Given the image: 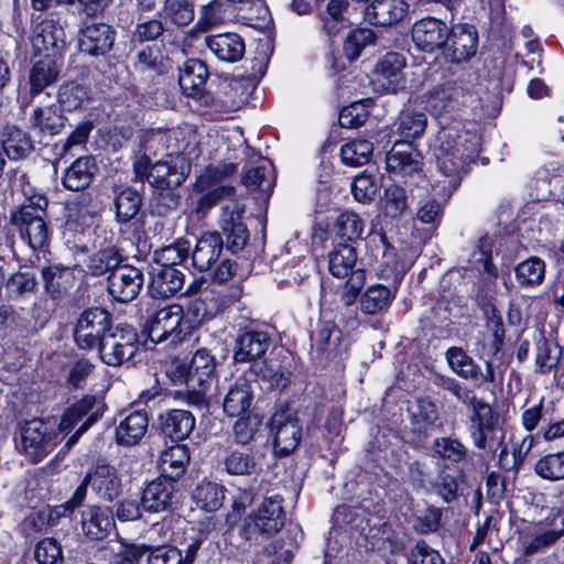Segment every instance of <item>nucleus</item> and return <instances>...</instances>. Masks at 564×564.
I'll use <instances>...</instances> for the list:
<instances>
[{
	"mask_svg": "<svg viewBox=\"0 0 564 564\" xmlns=\"http://www.w3.org/2000/svg\"><path fill=\"white\" fill-rule=\"evenodd\" d=\"M440 145L436 152V160L440 172L445 177L442 181V188L449 192L455 191L460 183L465 167L475 154L473 143H467L460 134L444 130L440 133Z\"/></svg>",
	"mask_w": 564,
	"mask_h": 564,
	"instance_id": "nucleus-1",
	"label": "nucleus"
},
{
	"mask_svg": "<svg viewBox=\"0 0 564 564\" xmlns=\"http://www.w3.org/2000/svg\"><path fill=\"white\" fill-rule=\"evenodd\" d=\"M88 486L100 500L106 502L113 501L122 491V481L116 467L109 464H98L86 474L70 499L61 506L64 512H73L75 508L82 506Z\"/></svg>",
	"mask_w": 564,
	"mask_h": 564,
	"instance_id": "nucleus-2",
	"label": "nucleus"
},
{
	"mask_svg": "<svg viewBox=\"0 0 564 564\" xmlns=\"http://www.w3.org/2000/svg\"><path fill=\"white\" fill-rule=\"evenodd\" d=\"M187 328L184 326L183 307L173 304L156 307L149 313L142 332L153 343L167 341L170 346H176L188 335Z\"/></svg>",
	"mask_w": 564,
	"mask_h": 564,
	"instance_id": "nucleus-3",
	"label": "nucleus"
},
{
	"mask_svg": "<svg viewBox=\"0 0 564 564\" xmlns=\"http://www.w3.org/2000/svg\"><path fill=\"white\" fill-rule=\"evenodd\" d=\"M468 433L474 446L490 453L499 452L507 441L509 432L500 416L486 403L468 417Z\"/></svg>",
	"mask_w": 564,
	"mask_h": 564,
	"instance_id": "nucleus-4",
	"label": "nucleus"
},
{
	"mask_svg": "<svg viewBox=\"0 0 564 564\" xmlns=\"http://www.w3.org/2000/svg\"><path fill=\"white\" fill-rule=\"evenodd\" d=\"M236 171L237 164L235 163H219L205 169L196 181V188L199 192H205L197 203V213L207 212L221 198L235 196L234 186L220 183L235 174Z\"/></svg>",
	"mask_w": 564,
	"mask_h": 564,
	"instance_id": "nucleus-5",
	"label": "nucleus"
},
{
	"mask_svg": "<svg viewBox=\"0 0 564 564\" xmlns=\"http://www.w3.org/2000/svg\"><path fill=\"white\" fill-rule=\"evenodd\" d=\"M104 413V404L95 395H85L72 404L63 414L59 422V431L68 434L82 420H84L76 432L66 441L64 447L69 451L79 437L93 425Z\"/></svg>",
	"mask_w": 564,
	"mask_h": 564,
	"instance_id": "nucleus-6",
	"label": "nucleus"
},
{
	"mask_svg": "<svg viewBox=\"0 0 564 564\" xmlns=\"http://www.w3.org/2000/svg\"><path fill=\"white\" fill-rule=\"evenodd\" d=\"M100 359L117 367L130 361L139 349V337L130 326H117L104 337L99 346Z\"/></svg>",
	"mask_w": 564,
	"mask_h": 564,
	"instance_id": "nucleus-7",
	"label": "nucleus"
},
{
	"mask_svg": "<svg viewBox=\"0 0 564 564\" xmlns=\"http://www.w3.org/2000/svg\"><path fill=\"white\" fill-rule=\"evenodd\" d=\"M47 199L40 197L36 207L24 205L11 215V223L17 226L32 249L43 248L47 240V226L44 220Z\"/></svg>",
	"mask_w": 564,
	"mask_h": 564,
	"instance_id": "nucleus-8",
	"label": "nucleus"
},
{
	"mask_svg": "<svg viewBox=\"0 0 564 564\" xmlns=\"http://www.w3.org/2000/svg\"><path fill=\"white\" fill-rule=\"evenodd\" d=\"M21 448L32 464L42 462L57 445L58 436L41 419L25 422L20 430Z\"/></svg>",
	"mask_w": 564,
	"mask_h": 564,
	"instance_id": "nucleus-9",
	"label": "nucleus"
},
{
	"mask_svg": "<svg viewBox=\"0 0 564 564\" xmlns=\"http://www.w3.org/2000/svg\"><path fill=\"white\" fill-rule=\"evenodd\" d=\"M111 329L110 314L100 307L84 311L77 319L74 338L82 349L98 347Z\"/></svg>",
	"mask_w": 564,
	"mask_h": 564,
	"instance_id": "nucleus-10",
	"label": "nucleus"
},
{
	"mask_svg": "<svg viewBox=\"0 0 564 564\" xmlns=\"http://www.w3.org/2000/svg\"><path fill=\"white\" fill-rule=\"evenodd\" d=\"M216 369L215 357L206 348L196 350L183 377L186 386L192 389L188 402L199 406L205 403V387L213 379Z\"/></svg>",
	"mask_w": 564,
	"mask_h": 564,
	"instance_id": "nucleus-11",
	"label": "nucleus"
},
{
	"mask_svg": "<svg viewBox=\"0 0 564 564\" xmlns=\"http://www.w3.org/2000/svg\"><path fill=\"white\" fill-rule=\"evenodd\" d=\"M272 345L271 335L261 329L246 327L240 329L232 348V358L238 364L261 365V360Z\"/></svg>",
	"mask_w": 564,
	"mask_h": 564,
	"instance_id": "nucleus-12",
	"label": "nucleus"
},
{
	"mask_svg": "<svg viewBox=\"0 0 564 564\" xmlns=\"http://www.w3.org/2000/svg\"><path fill=\"white\" fill-rule=\"evenodd\" d=\"M442 51L444 58L449 63L462 64L470 61L478 51L476 28L466 23L452 25Z\"/></svg>",
	"mask_w": 564,
	"mask_h": 564,
	"instance_id": "nucleus-13",
	"label": "nucleus"
},
{
	"mask_svg": "<svg viewBox=\"0 0 564 564\" xmlns=\"http://www.w3.org/2000/svg\"><path fill=\"white\" fill-rule=\"evenodd\" d=\"M31 44L35 52H48L57 55L65 48L66 35L59 19L37 15L33 20Z\"/></svg>",
	"mask_w": 564,
	"mask_h": 564,
	"instance_id": "nucleus-14",
	"label": "nucleus"
},
{
	"mask_svg": "<svg viewBox=\"0 0 564 564\" xmlns=\"http://www.w3.org/2000/svg\"><path fill=\"white\" fill-rule=\"evenodd\" d=\"M243 213V205L236 200L226 204L221 209L219 227L225 236L227 249L234 253L241 251L249 240V231L242 221Z\"/></svg>",
	"mask_w": 564,
	"mask_h": 564,
	"instance_id": "nucleus-15",
	"label": "nucleus"
},
{
	"mask_svg": "<svg viewBox=\"0 0 564 564\" xmlns=\"http://www.w3.org/2000/svg\"><path fill=\"white\" fill-rule=\"evenodd\" d=\"M445 358L451 370L465 380L478 384L495 381L492 362L489 360H486V369L482 371L480 366L463 348L456 346L446 350Z\"/></svg>",
	"mask_w": 564,
	"mask_h": 564,
	"instance_id": "nucleus-16",
	"label": "nucleus"
},
{
	"mask_svg": "<svg viewBox=\"0 0 564 564\" xmlns=\"http://www.w3.org/2000/svg\"><path fill=\"white\" fill-rule=\"evenodd\" d=\"M451 28L436 18L426 17L416 21L412 26V41L423 52L434 53L443 50L448 40Z\"/></svg>",
	"mask_w": 564,
	"mask_h": 564,
	"instance_id": "nucleus-17",
	"label": "nucleus"
},
{
	"mask_svg": "<svg viewBox=\"0 0 564 564\" xmlns=\"http://www.w3.org/2000/svg\"><path fill=\"white\" fill-rule=\"evenodd\" d=\"M143 285L140 269L121 264L108 276V292L118 302L127 303L135 299Z\"/></svg>",
	"mask_w": 564,
	"mask_h": 564,
	"instance_id": "nucleus-18",
	"label": "nucleus"
},
{
	"mask_svg": "<svg viewBox=\"0 0 564 564\" xmlns=\"http://www.w3.org/2000/svg\"><path fill=\"white\" fill-rule=\"evenodd\" d=\"M387 170L402 177L421 175L422 155L410 142L395 141L386 156Z\"/></svg>",
	"mask_w": 564,
	"mask_h": 564,
	"instance_id": "nucleus-19",
	"label": "nucleus"
},
{
	"mask_svg": "<svg viewBox=\"0 0 564 564\" xmlns=\"http://www.w3.org/2000/svg\"><path fill=\"white\" fill-rule=\"evenodd\" d=\"M271 425L276 454L284 456L296 448L302 436V426L296 417L285 412H278L273 415Z\"/></svg>",
	"mask_w": 564,
	"mask_h": 564,
	"instance_id": "nucleus-20",
	"label": "nucleus"
},
{
	"mask_svg": "<svg viewBox=\"0 0 564 564\" xmlns=\"http://www.w3.org/2000/svg\"><path fill=\"white\" fill-rule=\"evenodd\" d=\"M82 531L90 540L101 541L115 529L110 508L98 505L87 506L82 512Z\"/></svg>",
	"mask_w": 564,
	"mask_h": 564,
	"instance_id": "nucleus-21",
	"label": "nucleus"
},
{
	"mask_svg": "<svg viewBox=\"0 0 564 564\" xmlns=\"http://www.w3.org/2000/svg\"><path fill=\"white\" fill-rule=\"evenodd\" d=\"M150 176L153 187L166 189L180 186L185 181L184 158L169 154L152 165Z\"/></svg>",
	"mask_w": 564,
	"mask_h": 564,
	"instance_id": "nucleus-22",
	"label": "nucleus"
},
{
	"mask_svg": "<svg viewBox=\"0 0 564 564\" xmlns=\"http://www.w3.org/2000/svg\"><path fill=\"white\" fill-rule=\"evenodd\" d=\"M116 32L109 24L90 23L80 32L79 48L91 56L107 54L113 46Z\"/></svg>",
	"mask_w": 564,
	"mask_h": 564,
	"instance_id": "nucleus-23",
	"label": "nucleus"
},
{
	"mask_svg": "<svg viewBox=\"0 0 564 564\" xmlns=\"http://www.w3.org/2000/svg\"><path fill=\"white\" fill-rule=\"evenodd\" d=\"M533 446L532 435L509 434L498 452V465L506 471H517Z\"/></svg>",
	"mask_w": 564,
	"mask_h": 564,
	"instance_id": "nucleus-24",
	"label": "nucleus"
},
{
	"mask_svg": "<svg viewBox=\"0 0 564 564\" xmlns=\"http://www.w3.org/2000/svg\"><path fill=\"white\" fill-rule=\"evenodd\" d=\"M311 346L319 359L335 358L341 354V330L334 322H321L311 335Z\"/></svg>",
	"mask_w": 564,
	"mask_h": 564,
	"instance_id": "nucleus-25",
	"label": "nucleus"
},
{
	"mask_svg": "<svg viewBox=\"0 0 564 564\" xmlns=\"http://www.w3.org/2000/svg\"><path fill=\"white\" fill-rule=\"evenodd\" d=\"M149 282V293L155 299H166L182 290L185 274L178 268L153 267Z\"/></svg>",
	"mask_w": 564,
	"mask_h": 564,
	"instance_id": "nucleus-26",
	"label": "nucleus"
},
{
	"mask_svg": "<svg viewBox=\"0 0 564 564\" xmlns=\"http://www.w3.org/2000/svg\"><path fill=\"white\" fill-rule=\"evenodd\" d=\"M408 9L404 0H371L365 8V19L375 25H391L401 21Z\"/></svg>",
	"mask_w": 564,
	"mask_h": 564,
	"instance_id": "nucleus-27",
	"label": "nucleus"
},
{
	"mask_svg": "<svg viewBox=\"0 0 564 564\" xmlns=\"http://www.w3.org/2000/svg\"><path fill=\"white\" fill-rule=\"evenodd\" d=\"M61 64L55 54L47 53L43 58L33 64L29 73L31 96L41 94L46 87L52 86L58 78Z\"/></svg>",
	"mask_w": 564,
	"mask_h": 564,
	"instance_id": "nucleus-28",
	"label": "nucleus"
},
{
	"mask_svg": "<svg viewBox=\"0 0 564 564\" xmlns=\"http://www.w3.org/2000/svg\"><path fill=\"white\" fill-rule=\"evenodd\" d=\"M174 494V481L163 477L149 482L141 497V506L148 512H162L170 508Z\"/></svg>",
	"mask_w": 564,
	"mask_h": 564,
	"instance_id": "nucleus-29",
	"label": "nucleus"
},
{
	"mask_svg": "<svg viewBox=\"0 0 564 564\" xmlns=\"http://www.w3.org/2000/svg\"><path fill=\"white\" fill-rule=\"evenodd\" d=\"M224 248L219 232H206L196 242L192 252L193 265L199 271H207L218 260Z\"/></svg>",
	"mask_w": 564,
	"mask_h": 564,
	"instance_id": "nucleus-30",
	"label": "nucleus"
},
{
	"mask_svg": "<svg viewBox=\"0 0 564 564\" xmlns=\"http://www.w3.org/2000/svg\"><path fill=\"white\" fill-rule=\"evenodd\" d=\"M282 499L278 496L265 498L253 516L254 527L265 534H273L284 525Z\"/></svg>",
	"mask_w": 564,
	"mask_h": 564,
	"instance_id": "nucleus-31",
	"label": "nucleus"
},
{
	"mask_svg": "<svg viewBox=\"0 0 564 564\" xmlns=\"http://www.w3.org/2000/svg\"><path fill=\"white\" fill-rule=\"evenodd\" d=\"M65 117L56 105L36 106L32 110L30 127L44 135H56L65 127Z\"/></svg>",
	"mask_w": 564,
	"mask_h": 564,
	"instance_id": "nucleus-32",
	"label": "nucleus"
},
{
	"mask_svg": "<svg viewBox=\"0 0 564 564\" xmlns=\"http://www.w3.org/2000/svg\"><path fill=\"white\" fill-rule=\"evenodd\" d=\"M205 42L218 59L228 63H235L241 59L246 50L242 37L236 33H221L206 36Z\"/></svg>",
	"mask_w": 564,
	"mask_h": 564,
	"instance_id": "nucleus-33",
	"label": "nucleus"
},
{
	"mask_svg": "<svg viewBox=\"0 0 564 564\" xmlns=\"http://www.w3.org/2000/svg\"><path fill=\"white\" fill-rule=\"evenodd\" d=\"M160 421L163 434L176 443L187 438L195 427V416L192 412L182 409L161 414Z\"/></svg>",
	"mask_w": 564,
	"mask_h": 564,
	"instance_id": "nucleus-34",
	"label": "nucleus"
},
{
	"mask_svg": "<svg viewBox=\"0 0 564 564\" xmlns=\"http://www.w3.org/2000/svg\"><path fill=\"white\" fill-rule=\"evenodd\" d=\"M189 462L188 449L185 445L176 443L164 449L158 460L161 477L177 480L186 470Z\"/></svg>",
	"mask_w": 564,
	"mask_h": 564,
	"instance_id": "nucleus-35",
	"label": "nucleus"
},
{
	"mask_svg": "<svg viewBox=\"0 0 564 564\" xmlns=\"http://www.w3.org/2000/svg\"><path fill=\"white\" fill-rule=\"evenodd\" d=\"M97 170L93 156H80L65 171L63 185L69 191H83L90 185Z\"/></svg>",
	"mask_w": 564,
	"mask_h": 564,
	"instance_id": "nucleus-36",
	"label": "nucleus"
},
{
	"mask_svg": "<svg viewBox=\"0 0 564 564\" xmlns=\"http://www.w3.org/2000/svg\"><path fill=\"white\" fill-rule=\"evenodd\" d=\"M252 400L253 390L251 383L247 378L239 377L225 395L224 411L229 416H239L250 408Z\"/></svg>",
	"mask_w": 564,
	"mask_h": 564,
	"instance_id": "nucleus-37",
	"label": "nucleus"
},
{
	"mask_svg": "<svg viewBox=\"0 0 564 564\" xmlns=\"http://www.w3.org/2000/svg\"><path fill=\"white\" fill-rule=\"evenodd\" d=\"M148 415L134 411L126 416L116 427V441L123 446H132L141 441L148 431Z\"/></svg>",
	"mask_w": 564,
	"mask_h": 564,
	"instance_id": "nucleus-38",
	"label": "nucleus"
},
{
	"mask_svg": "<svg viewBox=\"0 0 564 564\" xmlns=\"http://www.w3.org/2000/svg\"><path fill=\"white\" fill-rule=\"evenodd\" d=\"M208 78V69L200 59L192 58L186 61L178 76V84L182 91L189 96H198Z\"/></svg>",
	"mask_w": 564,
	"mask_h": 564,
	"instance_id": "nucleus-39",
	"label": "nucleus"
},
{
	"mask_svg": "<svg viewBox=\"0 0 564 564\" xmlns=\"http://www.w3.org/2000/svg\"><path fill=\"white\" fill-rule=\"evenodd\" d=\"M404 57L399 53H387L376 65V73L382 78V86L391 93H397L404 87L402 69Z\"/></svg>",
	"mask_w": 564,
	"mask_h": 564,
	"instance_id": "nucleus-40",
	"label": "nucleus"
},
{
	"mask_svg": "<svg viewBox=\"0 0 564 564\" xmlns=\"http://www.w3.org/2000/svg\"><path fill=\"white\" fill-rule=\"evenodd\" d=\"M0 147L3 148V153L12 160L24 158L33 151V143L30 135L15 126H7L3 128Z\"/></svg>",
	"mask_w": 564,
	"mask_h": 564,
	"instance_id": "nucleus-41",
	"label": "nucleus"
},
{
	"mask_svg": "<svg viewBox=\"0 0 564 564\" xmlns=\"http://www.w3.org/2000/svg\"><path fill=\"white\" fill-rule=\"evenodd\" d=\"M225 492V487L215 481H202L195 487L192 498L198 509L214 512L224 505Z\"/></svg>",
	"mask_w": 564,
	"mask_h": 564,
	"instance_id": "nucleus-42",
	"label": "nucleus"
},
{
	"mask_svg": "<svg viewBox=\"0 0 564 564\" xmlns=\"http://www.w3.org/2000/svg\"><path fill=\"white\" fill-rule=\"evenodd\" d=\"M357 262L356 249L350 243H338L328 256V270L338 279L350 276Z\"/></svg>",
	"mask_w": 564,
	"mask_h": 564,
	"instance_id": "nucleus-43",
	"label": "nucleus"
},
{
	"mask_svg": "<svg viewBox=\"0 0 564 564\" xmlns=\"http://www.w3.org/2000/svg\"><path fill=\"white\" fill-rule=\"evenodd\" d=\"M440 420L438 410L429 398H419L411 413V426L414 433L426 434Z\"/></svg>",
	"mask_w": 564,
	"mask_h": 564,
	"instance_id": "nucleus-44",
	"label": "nucleus"
},
{
	"mask_svg": "<svg viewBox=\"0 0 564 564\" xmlns=\"http://www.w3.org/2000/svg\"><path fill=\"white\" fill-rule=\"evenodd\" d=\"M186 311L197 322H202L214 318L221 311V304L213 291L205 290L188 301Z\"/></svg>",
	"mask_w": 564,
	"mask_h": 564,
	"instance_id": "nucleus-45",
	"label": "nucleus"
},
{
	"mask_svg": "<svg viewBox=\"0 0 564 564\" xmlns=\"http://www.w3.org/2000/svg\"><path fill=\"white\" fill-rule=\"evenodd\" d=\"M122 257L115 248H105L93 253L86 264V272L94 276L109 275L121 265Z\"/></svg>",
	"mask_w": 564,
	"mask_h": 564,
	"instance_id": "nucleus-46",
	"label": "nucleus"
},
{
	"mask_svg": "<svg viewBox=\"0 0 564 564\" xmlns=\"http://www.w3.org/2000/svg\"><path fill=\"white\" fill-rule=\"evenodd\" d=\"M254 372L267 381L272 389L283 390L291 382L292 371L273 359H265L261 365H254Z\"/></svg>",
	"mask_w": 564,
	"mask_h": 564,
	"instance_id": "nucleus-47",
	"label": "nucleus"
},
{
	"mask_svg": "<svg viewBox=\"0 0 564 564\" xmlns=\"http://www.w3.org/2000/svg\"><path fill=\"white\" fill-rule=\"evenodd\" d=\"M336 237L343 240V243L354 242L361 238L364 232V220L351 210L339 214L334 225Z\"/></svg>",
	"mask_w": 564,
	"mask_h": 564,
	"instance_id": "nucleus-48",
	"label": "nucleus"
},
{
	"mask_svg": "<svg viewBox=\"0 0 564 564\" xmlns=\"http://www.w3.org/2000/svg\"><path fill=\"white\" fill-rule=\"evenodd\" d=\"M427 118L421 111H404L395 122V131L403 139L402 141L409 142L411 139L420 138L425 131Z\"/></svg>",
	"mask_w": 564,
	"mask_h": 564,
	"instance_id": "nucleus-49",
	"label": "nucleus"
},
{
	"mask_svg": "<svg viewBox=\"0 0 564 564\" xmlns=\"http://www.w3.org/2000/svg\"><path fill=\"white\" fill-rule=\"evenodd\" d=\"M373 153L372 142L366 139H354L340 149L341 161L346 165L359 166L369 162Z\"/></svg>",
	"mask_w": 564,
	"mask_h": 564,
	"instance_id": "nucleus-50",
	"label": "nucleus"
},
{
	"mask_svg": "<svg viewBox=\"0 0 564 564\" xmlns=\"http://www.w3.org/2000/svg\"><path fill=\"white\" fill-rule=\"evenodd\" d=\"M142 205L141 195L132 188L122 189L115 199L116 216L119 223H129L138 215Z\"/></svg>",
	"mask_w": 564,
	"mask_h": 564,
	"instance_id": "nucleus-51",
	"label": "nucleus"
},
{
	"mask_svg": "<svg viewBox=\"0 0 564 564\" xmlns=\"http://www.w3.org/2000/svg\"><path fill=\"white\" fill-rule=\"evenodd\" d=\"M545 263L538 257H531L516 267V279L520 285L535 286L542 283Z\"/></svg>",
	"mask_w": 564,
	"mask_h": 564,
	"instance_id": "nucleus-52",
	"label": "nucleus"
},
{
	"mask_svg": "<svg viewBox=\"0 0 564 564\" xmlns=\"http://www.w3.org/2000/svg\"><path fill=\"white\" fill-rule=\"evenodd\" d=\"M391 301L390 290L382 285L370 286L360 297V310L367 315H375L386 310Z\"/></svg>",
	"mask_w": 564,
	"mask_h": 564,
	"instance_id": "nucleus-53",
	"label": "nucleus"
},
{
	"mask_svg": "<svg viewBox=\"0 0 564 564\" xmlns=\"http://www.w3.org/2000/svg\"><path fill=\"white\" fill-rule=\"evenodd\" d=\"M229 7L230 6L225 4L219 0H215L203 7L199 20L195 28L199 29L202 32H206L223 24L231 14V12H228Z\"/></svg>",
	"mask_w": 564,
	"mask_h": 564,
	"instance_id": "nucleus-54",
	"label": "nucleus"
},
{
	"mask_svg": "<svg viewBox=\"0 0 564 564\" xmlns=\"http://www.w3.org/2000/svg\"><path fill=\"white\" fill-rule=\"evenodd\" d=\"M408 195L403 187L390 185L386 187L382 197V208L386 216L398 218L408 209Z\"/></svg>",
	"mask_w": 564,
	"mask_h": 564,
	"instance_id": "nucleus-55",
	"label": "nucleus"
},
{
	"mask_svg": "<svg viewBox=\"0 0 564 564\" xmlns=\"http://www.w3.org/2000/svg\"><path fill=\"white\" fill-rule=\"evenodd\" d=\"M189 242L178 240L175 243L164 247L155 252V262L159 268H177L186 260L189 250Z\"/></svg>",
	"mask_w": 564,
	"mask_h": 564,
	"instance_id": "nucleus-56",
	"label": "nucleus"
},
{
	"mask_svg": "<svg viewBox=\"0 0 564 564\" xmlns=\"http://www.w3.org/2000/svg\"><path fill=\"white\" fill-rule=\"evenodd\" d=\"M564 534V527L561 530H539L527 538L524 542V555H533L545 551Z\"/></svg>",
	"mask_w": 564,
	"mask_h": 564,
	"instance_id": "nucleus-57",
	"label": "nucleus"
},
{
	"mask_svg": "<svg viewBox=\"0 0 564 564\" xmlns=\"http://www.w3.org/2000/svg\"><path fill=\"white\" fill-rule=\"evenodd\" d=\"M42 275L45 289L53 297H61L70 285L72 275L64 269L45 268Z\"/></svg>",
	"mask_w": 564,
	"mask_h": 564,
	"instance_id": "nucleus-58",
	"label": "nucleus"
},
{
	"mask_svg": "<svg viewBox=\"0 0 564 564\" xmlns=\"http://www.w3.org/2000/svg\"><path fill=\"white\" fill-rule=\"evenodd\" d=\"M534 469L544 479H564V453L549 454L540 458Z\"/></svg>",
	"mask_w": 564,
	"mask_h": 564,
	"instance_id": "nucleus-59",
	"label": "nucleus"
},
{
	"mask_svg": "<svg viewBox=\"0 0 564 564\" xmlns=\"http://www.w3.org/2000/svg\"><path fill=\"white\" fill-rule=\"evenodd\" d=\"M87 98L86 88L75 83L61 86L57 94L59 105L67 111L80 108Z\"/></svg>",
	"mask_w": 564,
	"mask_h": 564,
	"instance_id": "nucleus-60",
	"label": "nucleus"
},
{
	"mask_svg": "<svg viewBox=\"0 0 564 564\" xmlns=\"http://www.w3.org/2000/svg\"><path fill=\"white\" fill-rule=\"evenodd\" d=\"M164 12L178 26L188 25L194 20V6L189 0H165Z\"/></svg>",
	"mask_w": 564,
	"mask_h": 564,
	"instance_id": "nucleus-61",
	"label": "nucleus"
},
{
	"mask_svg": "<svg viewBox=\"0 0 564 564\" xmlns=\"http://www.w3.org/2000/svg\"><path fill=\"white\" fill-rule=\"evenodd\" d=\"M34 557L39 564H62V546L53 538L42 539L35 545Z\"/></svg>",
	"mask_w": 564,
	"mask_h": 564,
	"instance_id": "nucleus-62",
	"label": "nucleus"
},
{
	"mask_svg": "<svg viewBox=\"0 0 564 564\" xmlns=\"http://www.w3.org/2000/svg\"><path fill=\"white\" fill-rule=\"evenodd\" d=\"M224 463L227 473L231 475H249L256 468L254 457L238 449L229 452Z\"/></svg>",
	"mask_w": 564,
	"mask_h": 564,
	"instance_id": "nucleus-63",
	"label": "nucleus"
},
{
	"mask_svg": "<svg viewBox=\"0 0 564 564\" xmlns=\"http://www.w3.org/2000/svg\"><path fill=\"white\" fill-rule=\"evenodd\" d=\"M242 182L250 189L259 188L268 193L273 188L272 171L265 165L251 167L245 173Z\"/></svg>",
	"mask_w": 564,
	"mask_h": 564,
	"instance_id": "nucleus-64",
	"label": "nucleus"
}]
</instances>
